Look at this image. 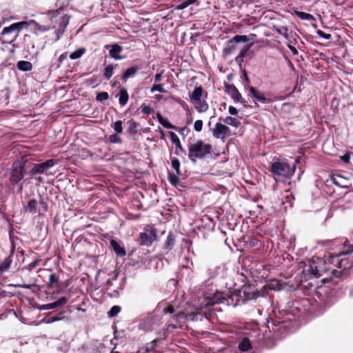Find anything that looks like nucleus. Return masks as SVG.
Returning a JSON list of instances; mask_svg holds the SVG:
<instances>
[{"label":"nucleus","mask_w":353,"mask_h":353,"mask_svg":"<svg viewBox=\"0 0 353 353\" xmlns=\"http://www.w3.org/2000/svg\"><path fill=\"white\" fill-rule=\"evenodd\" d=\"M262 296L254 285H244L238 290L225 292L216 291L213 294L201 297L194 305L196 311L192 313L179 312L172 316V321L168 323V328L176 329L180 327L182 319L194 321L196 316L201 314L202 310H210L211 307L215 304H225L236 307L241 303L255 299Z\"/></svg>","instance_id":"obj_1"},{"label":"nucleus","mask_w":353,"mask_h":353,"mask_svg":"<svg viewBox=\"0 0 353 353\" xmlns=\"http://www.w3.org/2000/svg\"><path fill=\"white\" fill-rule=\"evenodd\" d=\"M174 308L166 303H161L157 309V312L150 314L143 319L139 324V327L145 331H152L157 329L161 324V314H172Z\"/></svg>","instance_id":"obj_2"},{"label":"nucleus","mask_w":353,"mask_h":353,"mask_svg":"<svg viewBox=\"0 0 353 353\" xmlns=\"http://www.w3.org/2000/svg\"><path fill=\"white\" fill-rule=\"evenodd\" d=\"M331 271L333 276H336L338 272L333 269L331 270L330 264L320 257H313L309 262L308 272L312 276L319 278Z\"/></svg>","instance_id":"obj_3"},{"label":"nucleus","mask_w":353,"mask_h":353,"mask_svg":"<svg viewBox=\"0 0 353 353\" xmlns=\"http://www.w3.org/2000/svg\"><path fill=\"white\" fill-rule=\"evenodd\" d=\"M188 148L189 151L188 157L193 163H196L197 159H202L205 158L211 153L212 150V145L205 143L201 140H199L194 143L189 144Z\"/></svg>","instance_id":"obj_4"},{"label":"nucleus","mask_w":353,"mask_h":353,"mask_svg":"<svg viewBox=\"0 0 353 353\" xmlns=\"http://www.w3.org/2000/svg\"><path fill=\"white\" fill-rule=\"evenodd\" d=\"M28 23L26 21H20L12 23L8 27H5L1 31V35L4 39L1 41L3 43H12L18 37L21 30L28 28Z\"/></svg>","instance_id":"obj_5"},{"label":"nucleus","mask_w":353,"mask_h":353,"mask_svg":"<svg viewBox=\"0 0 353 353\" xmlns=\"http://www.w3.org/2000/svg\"><path fill=\"white\" fill-rule=\"evenodd\" d=\"M295 165L292 167L286 161H276L272 163L271 172L274 176L290 179L294 173Z\"/></svg>","instance_id":"obj_6"},{"label":"nucleus","mask_w":353,"mask_h":353,"mask_svg":"<svg viewBox=\"0 0 353 353\" xmlns=\"http://www.w3.org/2000/svg\"><path fill=\"white\" fill-rule=\"evenodd\" d=\"M157 239V231L153 226H148L144 232L140 234L139 240L142 245L150 246Z\"/></svg>","instance_id":"obj_7"},{"label":"nucleus","mask_w":353,"mask_h":353,"mask_svg":"<svg viewBox=\"0 0 353 353\" xmlns=\"http://www.w3.org/2000/svg\"><path fill=\"white\" fill-rule=\"evenodd\" d=\"M24 177V164L21 161H15L12 165L10 173V181L12 184H17Z\"/></svg>","instance_id":"obj_8"},{"label":"nucleus","mask_w":353,"mask_h":353,"mask_svg":"<svg viewBox=\"0 0 353 353\" xmlns=\"http://www.w3.org/2000/svg\"><path fill=\"white\" fill-rule=\"evenodd\" d=\"M54 164L55 163L52 159L47 160L46 161L41 163L34 164L30 172L32 175L37 174H43L45 171L53 167Z\"/></svg>","instance_id":"obj_9"},{"label":"nucleus","mask_w":353,"mask_h":353,"mask_svg":"<svg viewBox=\"0 0 353 353\" xmlns=\"http://www.w3.org/2000/svg\"><path fill=\"white\" fill-rule=\"evenodd\" d=\"M68 302V298L65 296L60 297L58 300L54 302L43 304L39 306L40 310H47L54 309L59 306L64 305Z\"/></svg>","instance_id":"obj_10"},{"label":"nucleus","mask_w":353,"mask_h":353,"mask_svg":"<svg viewBox=\"0 0 353 353\" xmlns=\"http://www.w3.org/2000/svg\"><path fill=\"white\" fill-rule=\"evenodd\" d=\"M228 92L235 102H239L243 106H247L248 101L242 97L241 94L235 86H230Z\"/></svg>","instance_id":"obj_11"},{"label":"nucleus","mask_w":353,"mask_h":353,"mask_svg":"<svg viewBox=\"0 0 353 353\" xmlns=\"http://www.w3.org/2000/svg\"><path fill=\"white\" fill-rule=\"evenodd\" d=\"M229 132L230 129L228 126L221 123H216L214 128L213 129L212 134L214 137L219 139L221 135H225L229 133Z\"/></svg>","instance_id":"obj_12"},{"label":"nucleus","mask_w":353,"mask_h":353,"mask_svg":"<svg viewBox=\"0 0 353 353\" xmlns=\"http://www.w3.org/2000/svg\"><path fill=\"white\" fill-rule=\"evenodd\" d=\"M239 35H235L232 39H230L227 42L226 47L223 49L224 54H230L236 50V43L241 42V40H238Z\"/></svg>","instance_id":"obj_13"},{"label":"nucleus","mask_w":353,"mask_h":353,"mask_svg":"<svg viewBox=\"0 0 353 353\" xmlns=\"http://www.w3.org/2000/svg\"><path fill=\"white\" fill-rule=\"evenodd\" d=\"M247 90H249L250 96L254 98L255 99L258 100L259 101L263 103H266L268 101L265 94L257 90L255 88L248 87Z\"/></svg>","instance_id":"obj_14"},{"label":"nucleus","mask_w":353,"mask_h":353,"mask_svg":"<svg viewBox=\"0 0 353 353\" xmlns=\"http://www.w3.org/2000/svg\"><path fill=\"white\" fill-rule=\"evenodd\" d=\"M169 134L170 137L171 141L172 142V143L175 145L176 148L178 149L175 152V154L179 155V152L185 153V150L182 147L181 141L177 135L173 132H169Z\"/></svg>","instance_id":"obj_15"},{"label":"nucleus","mask_w":353,"mask_h":353,"mask_svg":"<svg viewBox=\"0 0 353 353\" xmlns=\"http://www.w3.org/2000/svg\"><path fill=\"white\" fill-rule=\"evenodd\" d=\"M123 51V48L118 44H113L111 46V48L109 50L110 56L115 60H119L122 59L120 56V53Z\"/></svg>","instance_id":"obj_16"},{"label":"nucleus","mask_w":353,"mask_h":353,"mask_svg":"<svg viewBox=\"0 0 353 353\" xmlns=\"http://www.w3.org/2000/svg\"><path fill=\"white\" fill-rule=\"evenodd\" d=\"M14 252V246L13 245L10 256L6 257L0 265V270L1 271H6L10 268V267L12 264V257L13 256Z\"/></svg>","instance_id":"obj_17"},{"label":"nucleus","mask_w":353,"mask_h":353,"mask_svg":"<svg viewBox=\"0 0 353 353\" xmlns=\"http://www.w3.org/2000/svg\"><path fill=\"white\" fill-rule=\"evenodd\" d=\"M119 97V103L121 106H125L129 99L128 92L126 89L121 88L119 93L117 95Z\"/></svg>","instance_id":"obj_18"},{"label":"nucleus","mask_w":353,"mask_h":353,"mask_svg":"<svg viewBox=\"0 0 353 353\" xmlns=\"http://www.w3.org/2000/svg\"><path fill=\"white\" fill-rule=\"evenodd\" d=\"M111 246L118 256H124L126 252L123 248H122L115 240L112 239L110 241Z\"/></svg>","instance_id":"obj_19"},{"label":"nucleus","mask_w":353,"mask_h":353,"mask_svg":"<svg viewBox=\"0 0 353 353\" xmlns=\"http://www.w3.org/2000/svg\"><path fill=\"white\" fill-rule=\"evenodd\" d=\"M203 94V88L201 86L196 87L193 92L190 94V99L191 101L193 103L196 101H199L201 99V97Z\"/></svg>","instance_id":"obj_20"},{"label":"nucleus","mask_w":353,"mask_h":353,"mask_svg":"<svg viewBox=\"0 0 353 353\" xmlns=\"http://www.w3.org/2000/svg\"><path fill=\"white\" fill-rule=\"evenodd\" d=\"M38 203L35 199H30L25 207V212L34 214L37 211Z\"/></svg>","instance_id":"obj_21"},{"label":"nucleus","mask_w":353,"mask_h":353,"mask_svg":"<svg viewBox=\"0 0 353 353\" xmlns=\"http://www.w3.org/2000/svg\"><path fill=\"white\" fill-rule=\"evenodd\" d=\"M17 68L22 72H28L32 69V65L27 61H19L17 63Z\"/></svg>","instance_id":"obj_22"},{"label":"nucleus","mask_w":353,"mask_h":353,"mask_svg":"<svg viewBox=\"0 0 353 353\" xmlns=\"http://www.w3.org/2000/svg\"><path fill=\"white\" fill-rule=\"evenodd\" d=\"M194 103V108L199 112H205L208 109V105L205 101L200 99L193 102Z\"/></svg>","instance_id":"obj_23"},{"label":"nucleus","mask_w":353,"mask_h":353,"mask_svg":"<svg viewBox=\"0 0 353 353\" xmlns=\"http://www.w3.org/2000/svg\"><path fill=\"white\" fill-rule=\"evenodd\" d=\"M157 118L159 123H161L164 128L168 129L176 130V127L169 122L167 118L163 117L160 114H157Z\"/></svg>","instance_id":"obj_24"},{"label":"nucleus","mask_w":353,"mask_h":353,"mask_svg":"<svg viewBox=\"0 0 353 353\" xmlns=\"http://www.w3.org/2000/svg\"><path fill=\"white\" fill-rule=\"evenodd\" d=\"M138 70L139 68L137 66H132L128 68L122 75V80L126 81L128 79L134 76Z\"/></svg>","instance_id":"obj_25"},{"label":"nucleus","mask_w":353,"mask_h":353,"mask_svg":"<svg viewBox=\"0 0 353 353\" xmlns=\"http://www.w3.org/2000/svg\"><path fill=\"white\" fill-rule=\"evenodd\" d=\"M175 244V237H174V235L170 232L167 236V239H166V241H165V245H164V249L167 250H171L172 249V248L174 247Z\"/></svg>","instance_id":"obj_26"},{"label":"nucleus","mask_w":353,"mask_h":353,"mask_svg":"<svg viewBox=\"0 0 353 353\" xmlns=\"http://www.w3.org/2000/svg\"><path fill=\"white\" fill-rule=\"evenodd\" d=\"M273 30L276 32L278 34L282 35L286 39H288L290 37V33H292V31H290L287 27H276L274 26Z\"/></svg>","instance_id":"obj_27"},{"label":"nucleus","mask_w":353,"mask_h":353,"mask_svg":"<svg viewBox=\"0 0 353 353\" xmlns=\"http://www.w3.org/2000/svg\"><path fill=\"white\" fill-rule=\"evenodd\" d=\"M294 14L301 19L302 20H307V21H316L315 17L309 14L304 12L299 11L297 10H294Z\"/></svg>","instance_id":"obj_28"},{"label":"nucleus","mask_w":353,"mask_h":353,"mask_svg":"<svg viewBox=\"0 0 353 353\" xmlns=\"http://www.w3.org/2000/svg\"><path fill=\"white\" fill-rule=\"evenodd\" d=\"M59 276L57 274L52 273L49 276V282L48 283V286L50 288H53L54 286L59 288Z\"/></svg>","instance_id":"obj_29"},{"label":"nucleus","mask_w":353,"mask_h":353,"mask_svg":"<svg viewBox=\"0 0 353 353\" xmlns=\"http://www.w3.org/2000/svg\"><path fill=\"white\" fill-rule=\"evenodd\" d=\"M251 348V343L248 338H244L239 344V349L241 352H246Z\"/></svg>","instance_id":"obj_30"},{"label":"nucleus","mask_w":353,"mask_h":353,"mask_svg":"<svg viewBox=\"0 0 353 353\" xmlns=\"http://www.w3.org/2000/svg\"><path fill=\"white\" fill-rule=\"evenodd\" d=\"M90 345L91 348L95 351L93 353H101L105 349L104 344L99 341H93Z\"/></svg>","instance_id":"obj_31"},{"label":"nucleus","mask_w":353,"mask_h":353,"mask_svg":"<svg viewBox=\"0 0 353 353\" xmlns=\"http://www.w3.org/2000/svg\"><path fill=\"white\" fill-rule=\"evenodd\" d=\"M197 0H182L179 4L175 5L176 10H183L190 5L194 3Z\"/></svg>","instance_id":"obj_32"},{"label":"nucleus","mask_w":353,"mask_h":353,"mask_svg":"<svg viewBox=\"0 0 353 353\" xmlns=\"http://www.w3.org/2000/svg\"><path fill=\"white\" fill-rule=\"evenodd\" d=\"M117 66V64L115 65H108L104 69L103 75L107 79H110L114 73V69Z\"/></svg>","instance_id":"obj_33"},{"label":"nucleus","mask_w":353,"mask_h":353,"mask_svg":"<svg viewBox=\"0 0 353 353\" xmlns=\"http://www.w3.org/2000/svg\"><path fill=\"white\" fill-rule=\"evenodd\" d=\"M223 122L225 123V124H228V125H232L233 127H239V125H240V121H238L235 118H233L232 117H226L224 119H223Z\"/></svg>","instance_id":"obj_34"},{"label":"nucleus","mask_w":353,"mask_h":353,"mask_svg":"<svg viewBox=\"0 0 353 353\" xmlns=\"http://www.w3.org/2000/svg\"><path fill=\"white\" fill-rule=\"evenodd\" d=\"M181 174H177L176 172L174 173H168V181L169 182L174 186H176L179 183V176Z\"/></svg>","instance_id":"obj_35"},{"label":"nucleus","mask_w":353,"mask_h":353,"mask_svg":"<svg viewBox=\"0 0 353 353\" xmlns=\"http://www.w3.org/2000/svg\"><path fill=\"white\" fill-rule=\"evenodd\" d=\"M85 48H79L77 50H75L74 52H72L70 54L69 57L70 59H72V60L79 59L85 53Z\"/></svg>","instance_id":"obj_36"},{"label":"nucleus","mask_w":353,"mask_h":353,"mask_svg":"<svg viewBox=\"0 0 353 353\" xmlns=\"http://www.w3.org/2000/svg\"><path fill=\"white\" fill-rule=\"evenodd\" d=\"M171 165L172 168L175 170V172L177 173V174H181V172L180 170L181 163L178 159L172 158Z\"/></svg>","instance_id":"obj_37"},{"label":"nucleus","mask_w":353,"mask_h":353,"mask_svg":"<svg viewBox=\"0 0 353 353\" xmlns=\"http://www.w3.org/2000/svg\"><path fill=\"white\" fill-rule=\"evenodd\" d=\"M220 269H221V268L219 266H214V267L210 268L207 270V274L210 279H213L218 274L219 270Z\"/></svg>","instance_id":"obj_38"},{"label":"nucleus","mask_w":353,"mask_h":353,"mask_svg":"<svg viewBox=\"0 0 353 353\" xmlns=\"http://www.w3.org/2000/svg\"><path fill=\"white\" fill-rule=\"evenodd\" d=\"M121 311V307L119 305H114L111 307V309L108 312V316L109 317L116 316Z\"/></svg>","instance_id":"obj_39"},{"label":"nucleus","mask_w":353,"mask_h":353,"mask_svg":"<svg viewBox=\"0 0 353 353\" xmlns=\"http://www.w3.org/2000/svg\"><path fill=\"white\" fill-rule=\"evenodd\" d=\"M256 35L255 34H250L249 35H239L238 40H241L242 43H245L249 41L254 40Z\"/></svg>","instance_id":"obj_40"},{"label":"nucleus","mask_w":353,"mask_h":353,"mask_svg":"<svg viewBox=\"0 0 353 353\" xmlns=\"http://www.w3.org/2000/svg\"><path fill=\"white\" fill-rule=\"evenodd\" d=\"M68 5V0H57L55 3V6L57 8V10H63V8H66Z\"/></svg>","instance_id":"obj_41"},{"label":"nucleus","mask_w":353,"mask_h":353,"mask_svg":"<svg viewBox=\"0 0 353 353\" xmlns=\"http://www.w3.org/2000/svg\"><path fill=\"white\" fill-rule=\"evenodd\" d=\"M342 180H343V178L341 176H336L333 177V179H332L333 183L335 185H336L339 187H341V188H347L348 185L345 184V183H341V181H342Z\"/></svg>","instance_id":"obj_42"},{"label":"nucleus","mask_w":353,"mask_h":353,"mask_svg":"<svg viewBox=\"0 0 353 353\" xmlns=\"http://www.w3.org/2000/svg\"><path fill=\"white\" fill-rule=\"evenodd\" d=\"M109 98V94L106 92H99L96 97V100L99 102H102L103 101L108 100Z\"/></svg>","instance_id":"obj_43"},{"label":"nucleus","mask_w":353,"mask_h":353,"mask_svg":"<svg viewBox=\"0 0 353 353\" xmlns=\"http://www.w3.org/2000/svg\"><path fill=\"white\" fill-rule=\"evenodd\" d=\"M141 112L147 115H150L153 112V109L150 105L142 104L141 106Z\"/></svg>","instance_id":"obj_44"},{"label":"nucleus","mask_w":353,"mask_h":353,"mask_svg":"<svg viewBox=\"0 0 353 353\" xmlns=\"http://www.w3.org/2000/svg\"><path fill=\"white\" fill-rule=\"evenodd\" d=\"M253 46V43H248L247 44L246 46H245L240 51L239 54V56L240 57H245L248 53V52L249 51V50L252 48V46Z\"/></svg>","instance_id":"obj_45"},{"label":"nucleus","mask_w":353,"mask_h":353,"mask_svg":"<svg viewBox=\"0 0 353 353\" xmlns=\"http://www.w3.org/2000/svg\"><path fill=\"white\" fill-rule=\"evenodd\" d=\"M150 92L152 93L154 92H161V93H163L165 92V90H164L163 88V84L161 83H159V84H155L154 85L151 89H150Z\"/></svg>","instance_id":"obj_46"},{"label":"nucleus","mask_w":353,"mask_h":353,"mask_svg":"<svg viewBox=\"0 0 353 353\" xmlns=\"http://www.w3.org/2000/svg\"><path fill=\"white\" fill-rule=\"evenodd\" d=\"M113 128L117 134H121L123 132L122 121H117L114 123Z\"/></svg>","instance_id":"obj_47"},{"label":"nucleus","mask_w":353,"mask_h":353,"mask_svg":"<svg viewBox=\"0 0 353 353\" xmlns=\"http://www.w3.org/2000/svg\"><path fill=\"white\" fill-rule=\"evenodd\" d=\"M62 319H63V317H59V316H48L45 319H43V321L47 324H50V323H52L54 322L60 321Z\"/></svg>","instance_id":"obj_48"},{"label":"nucleus","mask_w":353,"mask_h":353,"mask_svg":"<svg viewBox=\"0 0 353 353\" xmlns=\"http://www.w3.org/2000/svg\"><path fill=\"white\" fill-rule=\"evenodd\" d=\"M109 140L112 143H121V139L118 136L117 133L112 134L109 137Z\"/></svg>","instance_id":"obj_49"},{"label":"nucleus","mask_w":353,"mask_h":353,"mask_svg":"<svg viewBox=\"0 0 353 353\" xmlns=\"http://www.w3.org/2000/svg\"><path fill=\"white\" fill-rule=\"evenodd\" d=\"M203 128V121L201 120H196L194 123V130L196 132L201 131Z\"/></svg>","instance_id":"obj_50"},{"label":"nucleus","mask_w":353,"mask_h":353,"mask_svg":"<svg viewBox=\"0 0 353 353\" xmlns=\"http://www.w3.org/2000/svg\"><path fill=\"white\" fill-rule=\"evenodd\" d=\"M68 24V19H67L66 22L64 23L63 28H59L57 30V41L59 39V38L62 36L63 32H65V28H66L67 25Z\"/></svg>","instance_id":"obj_51"},{"label":"nucleus","mask_w":353,"mask_h":353,"mask_svg":"<svg viewBox=\"0 0 353 353\" xmlns=\"http://www.w3.org/2000/svg\"><path fill=\"white\" fill-rule=\"evenodd\" d=\"M316 34L319 37H322V38H323L325 39H331V34H330L325 33L323 31H322L321 30H318L316 31Z\"/></svg>","instance_id":"obj_52"},{"label":"nucleus","mask_w":353,"mask_h":353,"mask_svg":"<svg viewBox=\"0 0 353 353\" xmlns=\"http://www.w3.org/2000/svg\"><path fill=\"white\" fill-rule=\"evenodd\" d=\"M39 262H40L39 260H35V261L31 262L28 265V270H32L34 268H35L39 265Z\"/></svg>","instance_id":"obj_53"},{"label":"nucleus","mask_w":353,"mask_h":353,"mask_svg":"<svg viewBox=\"0 0 353 353\" xmlns=\"http://www.w3.org/2000/svg\"><path fill=\"white\" fill-rule=\"evenodd\" d=\"M129 131L130 132L135 131V129L137 128V123L134 121H129Z\"/></svg>","instance_id":"obj_54"},{"label":"nucleus","mask_w":353,"mask_h":353,"mask_svg":"<svg viewBox=\"0 0 353 353\" xmlns=\"http://www.w3.org/2000/svg\"><path fill=\"white\" fill-rule=\"evenodd\" d=\"M228 111L231 115H236L238 113L236 108L234 106H230Z\"/></svg>","instance_id":"obj_55"},{"label":"nucleus","mask_w":353,"mask_h":353,"mask_svg":"<svg viewBox=\"0 0 353 353\" xmlns=\"http://www.w3.org/2000/svg\"><path fill=\"white\" fill-rule=\"evenodd\" d=\"M341 160L345 163H348L350 159V156L348 154H345V155L341 157Z\"/></svg>","instance_id":"obj_56"},{"label":"nucleus","mask_w":353,"mask_h":353,"mask_svg":"<svg viewBox=\"0 0 353 353\" xmlns=\"http://www.w3.org/2000/svg\"><path fill=\"white\" fill-rule=\"evenodd\" d=\"M39 204L42 206L43 212H46L48 210V205L43 199L40 201Z\"/></svg>","instance_id":"obj_57"},{"label":"nucleus","mask_w":353,"mask_h":353,"mask_svg":"<svg viewBox=\"0 0 353 353\" xmlns=\"http://www.w3.org/2000/svg\"><path fill=\"white\" fill-rule=\"evenodd\" d=\"M162 77H163V74H162L161 72V73H157L154 76V81L156 82H159V81H161Z\"/></svg>","instance_id":"obj_58"},{"label":"nucleus","mask_w":353,"mask_h":353,"mask_svg":"<svg viewBox=\"0 0 353 353\" xmlns=\"http://www.w3.org/2000/svg\"><path fill=\"white\" fill-rule=\"evenodd\" d=\"M243 57H240V56H237L236 58H235V61L239 65H241L242 63L243 62Z\"/></svg>","instance_id":"obj_59"},{"label":"nucleus","mask_w":353,"mask_h":353,"mask_svg":"<svg viewBox=\"0 0 353 353\" xmlns=\"http://www.w3.org/2000/svg\"><path fill=\"white\" fill-rule=\"evenodd\" d=\"M288 48L291 50V52L293 53V54H297L298 50L296 48L292 46L288 45Z\"/></svg>","instance_id":"obj_60"},{"label":"nucleus","mask_w":353,"mask_h":353,"mask_svg":"<svg viewBox=\"0 0 353 353\" xmlns=\"http://www.w3.org/2000/svg\"><path fill=\"white\" fill-rule=\"evenodd\" d=\"M67 57V53H63L59 57V61L60 62H62L65 58Z\"/></svg>","instance_id":"obj_61"},{"label":"nucleus","mask_w":353,"mask_h":353,"mask_svg":"<svg viewBox=\"0 0 353 353\" xmlns=\"http://www.w3.org/2000/svg\"><path fill=\"white\" fill-rule=\"evenodd\" d=\"M176 130H177V131L179 132V134H181L183 135V134H184V132H185V128H179V129H178V128H176Z\"/></svg>","instance_id":"obj_62"},{"label":"nucleus","mask_w":353,"mask_h":353,"mask_svg":"<svg viewBox=\"0 0 353 353\" xmlns=\"http://www.w3.org/2000/svg\"><path fill=\"white\" fill-rule=\"evenodd\" d=\"M243 77H244L245 80L246 81L249 82V79H248V74H247V72H245V70H243Z\"/></svg>","instance_id":"obj_63"},{"label":"nucleus","mask_w":353,"mask_h":353,"mask_svg":"<svg viewBox=\"0 0 353 353\" xmlns=\"http://www.w3.org/2000/svg\"><path fill=\"white\" fill-rule=\"evenodd\" d=\"M20 287H21L23 288H26V289H30L31 285H27V284H23V285H21Z\"/></svg>","instance_id":"obj_64"}]
</instances>
